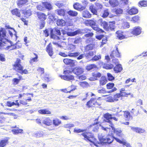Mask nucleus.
Returning a JSON list of instances; mask_svg holds the SVG:
<instances>
[{
  "instance_id": "a878e982",
  "label": "nucleus",
  "mask_w": 147,
  "mask_h": 147,
  "mask_svg": "<svg viewBox=\"0 0 147 147\" xmlns=\"http://www.w3.org/2000/svg\"><path fill=\"white\" fill-rule=\"evenodd\" d=\"M53 30L51 29H50V37L51 38L55 40H60L59 37L56 34L53 33Z\"/></svg>"
},
{
  "instance_id": "cd10ccee",
  "label": "nucleus",
  "mask_w": 147,
  "mask_h": 147,
  "mask_svg": "<svg viewBox=\"0 0 147 147\" xmlns=\"http://www.w3.org/2000/svg\"><path fill=\"white\" fill-rule=\"evenodd\" d=\"M39 113L42 114H47L51 113V112L46 109H40L38 111Z\"/></svg>"
},
{
  "instance_id": "864d4df0",
  "label": "nucleus",
  "mask_w": 147,
  "mask_h": 147,
  "mask_svg": "<svg viewBox=\"0 0 147 147\" xmlns=\"http://www.w3.org/2000/svg\"><path fill=\"white\" fill-rule=\"evenodd\" d=\"M94 34L92 32H89L87 33V34H85L84 36L87 38H91L93 36Z\"/></svg>"
},
{
  "instance_id": "a211bd4d",
  "label": "nucleus",
  "mask_w": 147,
  "mask_h": 147,
  "mask_svg": "<svg viewBox=\"0 0 147 147\" xmlns=\"http://www.w3.org/2000/svg\"><path fill=\"white\" fill-rule=\"evenodd\" d=\"M110 56L111 58L114 57H120V53L117 47H116V50L113 51L111 54Z\"/></svg>"
},
{
  "instance_id": "9d476101",
  "label": "nucleus",
  "mask_w": 147,
  "mask_h": 147,
  "mask_svg": "<svg viewBox=\"0 0 147 147\" xmlns=\"http://www.w3.org/2000/svg\"><path fill=\"white\" fill-rule=\"evenodd\" d=\"M61 79L67 81H70L74 79V76L70 74H68L65 75H61Z\"/></svg>"
},
{
  "instance_id": "6e6552de",
  "label": "nucleus",
  "mask_w": 147,
  "mask_h": 147,
  "mask_svg": "<svg viewBox=\"0 0 147 147\" xmlns=\"http://www.w3.org/2000/svg\"><path fill=\"white\" fill-rule=\"evenodd\" d=\"M63 61L65 64L69 65L71 67L74 66L75 65V62L76 61V60L68 59H64Z\"/></svg>"
},
{
  "instance_id": "b1692460",
  "label": "nucleus",
  "mask_w": 147,
  "mask_h": 147,
  "mask_svg": "<svg viewBox=\"0 0 147 147\" xmlns=\"http://www.w3.org/2000/svg\"><path fill=\"white\" fill-rule=\"evenodd\" d=\"M122 69L123 68L121 65L120 64L116 65V66L114 68V71L116 73L120 72Z\"/></svg>"
},
{
  "instance_id": "dca6fc26",
  "label": "nucleus",
  "mask_w": 147,
  "mask_h": 147,
  "mask_svg": "<svg viewBox=\"0 0 147 147\" xmlns=\"http://www.w3.org/2000/svg\"><path fill=\"white\" fill-rule=\"evenodd\" d=\"M96 100V98H91L90 100L88 101L86 104V105L88 107L90 108L93 105H95V100Z\"/></svg>"
},
{
  "instance_id": "bf43d9fd",
  "label": "nucleus",
  "mask_w": 147,
  "mask_h": 147,
  "mask_svg": "<svg viewBox=\"0 0 147 147\" xmlns=\"http://www.w3.org/2000/svg\"><path fill=\"white\" fill-rule=\"evenodd\" d=\"M101 55H99L98 56L95 55L91 59L92 61H96L100 59H101Z\"/></svg>"
},
{
  "instance_id": "69168bd1",
  "label": "nucleus",
  "mask_w": 147,
  "mask_h": 147,
  "mask_svg": "<svg viewBox=\"0 0 147 147\" xmlns=\"http://www.w3.org/2000/svg\"><path fill=\"white\" fill-rule=\"evenodd\" d=\"M123 11L120 8H118L116 9L115 12L117 15H119L122 13Z\"/></svg>"
},
{
  "instance_id": "1a4fd4ad",
  "label": "nucleus",
  "mask_w": 147,
  "mask_h": 147,
  "mask_svg": "<svg viewBox=\"0 0 147 147\" xmlns=\"http://www.w3.org/2000/svg\"><path fill=\"white\" fill-rule=\"evenodd\" d=\"M98 24L102 26L103 28L106 30L108 25V24L107 22L103 20L102 19L98 20L97 21Z\"/></svg>"
},
{
  "instance_id": "6ab92c4d",
  "label": "nucleus",
  "mask_w": 147,
  "mask_h": 147,
  "mask_svg": "<svg viewBox=\"0 0 147 147\" xmlns=\"http://www.w3.org/2000/svg\"><path fill=\"white\" fill-rule=\"evenodd\" d=\"M138 11L137 9L135 7H132L129 9L128 13L130 15L136 14L137 13Z\"/></svg>"
},
{
  "instance_id": "473e14b6",
  "label": "nucleus",
  "mask_w": 147,
  "mask_h": 147,
  "mask_svg": "<svg viewBox=\"0 0 147 147\" xmlns=\"http://www.w3.org/2000/svg\"><path fill=\"white\" fill-rule=\"evenodd\" d=\"M67 13L71 17H75L78 14V12L75 11L70 10L67 12Z\"/></svg>"
},
{
  "instance_id": "5fc2aeb1",
  "label": "nucleus",
  "mask_w": 147,
  "mask_h": 147,
  "mask_svg": "<svg viewBox=\"0 0 147 147\" xmlns=\"http://www.w3.org/2000/svg\"><path fill=\"white\" fill-rule=\"evenodd\" d=\"M23 131V130L22 129H13L12 130V131L13 134H16L18 133H22Z\"/></svg>"
},
{
  "instance_id": "a18cd8bd",
  "label": "nucleus",
  "mask_w": 147,
  "mask_h": 147,
  "mask_svg": "<svg viewBox=\"0 0 147 147\" xmlns=\"http://www.w3.org/2000/svg\"><path fill=\"white\" fill-rule=\"evenodd\" d=\"M92 75L95 78H100L101 76V74L98 72L95 71L92 73Z\"/></svg>"
},
{
  "instance_id": "680f3d73",
  "label": "nucleus",
  "mask_w": 147,
  "mask_h": 147,
  "mask_svg": "<svg viewBox=\"0 0 147 147\" xmlns=\"http://www.w3.org/2000/svg\"><path fill=\"white\" fill-rule=\"evenodd\" d=\"M15 102H11L10 101H8L6 103V106H7L9 107H11L15 105Z\"/></svg>"
},
{
  "instance_id": "aec40b11",
  "label": "nucleus",
  "mask_w": 147,
  "mask_h": 147,
  "mask_svg": "<svg viewBox=\"0 0 147 147\" xmlns=\"http://www.w3.org/2000/svg\"><path fill=\"white\" fill-rule=\"evenodd\" d=\"M43 6L48 10L52 9L53 7L51 3L47 1L43 2Z\"/></svg>"
},
{
  "instance_id": "7ed1b4c3",
  "label": "nucleus",
  "mask_w": 147,
  "mask_h": 147,
  "mask_svg": "<svg viewBox=\"0 0 147 147\" xmlns=\"http://www.w3.org/2000/svg\"><path fill=\"white\" fill-rule=\"evenodd\" d=\"M84 137V139L87 142L89 141L94 144L95 146L98 147L99 143H97L96 139L94 137V135L92 133L85 132L82 133L81 134Z\"/></svg>"
},
{
  "instance_id": "4468645a",
  "label": "nucleus",
  "mask_w": 147,
  "mask_h": 147,
  "mask_svg": "<svg viewBox=\"0 0 147 147\" xmlns=\"http://www.w3.org/2000/svg\"><path fill=\"white\" fill-rule=\"evenodd\" d=\"M44 69L41 67H39L38 69V71H40L41 73V76L42 78V79L45 80L47 81L49 80L48 78V75L47 74H46V76H43L44 74H43L44 72Z\"/></svg>"
},
{
  "instance_id": "6e6d98bb",
  "label": "nucleus",
  "mask_w": 147,
  "mask_h": 147,
  "mask_svg": "<svg viewBox=\"0 0 147 147\" xmlns=\"http://www.w3.org/2000/svg\"><path fill=\"white\" fill-rule=\"evenodd\" d=\"M94 55V52L92 51H90L88 53L85 54V56L87 58H89V56H93Z\"/></svg>"
},
{
  "instance_id": "a19ab883",
  "label": "nucleus",
  "mask_w": 147,
  "mask_h": 147,
  "mask_svg": "<svg viewBox=\"0 0 147 147\" xmlns=\"http://www.w3.org/2000/svg\"><path fill=\"white\" fill-rule=\"evenodd\" d=\"M72 42L75 44H78L81 42L82 41V38L80 37L76 38L73 39Z\"/></svg>"
},
{
  "instance_id": "49530a36",
  "label": "nucleus",
  "mask_w": 147,
  "mask_h": 147,
  "mask_svg": "<svg viewBox=\"0 0 147 147\" xmlns=\"http://www.w3.org/2000/svg\"><path fill=\"white\" fill-rule=\"evenodd\" d=\"M80 53L78 52L74 53H68V56L70 57H76L79 55Z\"/></svg>"
},
{
  "instance_id": "3c124183",
  "label": "nucleus",
  "mask_w": 147,
  "mask_h": 147,
  "mask_svg": "<svg viewBox=\"0 0 147 147\" xmlns=\"http://www.w3.org/2000/svg\"><path fill=\"white\" fill-rule=\"evenodd\" d=\"M119 31H117L116 32V33L117 35V37L120 39H121L124 38V35L121 34Z\"/></svg>"
},
{
  "instance_id": "2eb2a0df",
  "label": "nucleus",
  "mask_w": 147,
  "mask_h": 147,
  "mask_svg": "<svg viewBox=\"0 0 147 147\" xmlns=\"http://www.w3.org/2000/svg\"><path fill=\"white\" fill-rule=\"evenodd\" d=\"M111 127H112L111 131L114 132V133L116 135L119 136H120L122 132L121 129L120 128H115L113 127V125H111Z\"/></svg>"
},
{
  "instance_id": "e2e57ef3",
  "label": "nucleus",
  "mask_w": 147,
  "mask_h": 147,
  "mask_svg": "<svg viewBox=\"0 0 147 147\" xmlns=\"http://www.w3.org/2000/svg\"><path fill=\"white\" fill-rule=\"evenodd\" d=\"M114 86V84L113 83H109L107 84V88L108 89H111Z\"/></svg>"
},
{
  "instance_id": "603ef678",
  "label": "nucleus",
  "mask_w": 147,
  "mask_h": 147,
  "mask_svg": "<svg viewBox=\"0 0 147 147\" xmlns=\"http://www.w3.org/2000/svg\"><path fill=\"white\" fill-rule=\"evenodd\" d=\"M78 34L77 30L75 31L74 32H67V35L68 36H75Z\"/></svg>"
},
{
  "instance_id": "79ce46f5",
  "label": "nucleus",
  "mask_w": 147,
  "mask_h": 147,
  "mask_svg": "<svg viewBox=\"0 0 147 147\" xmlns=\"http://www.w3.org/2000/svg\"><path fill=\"white\" fill-rule=\"evenodd\" d=\"M55 13L61 16H63L65 14V10L64 9H58L55 10Z\"/></svg>"
},
{
  "instance_id": "c9c22d12",
  "label": "nucleus",
  "mask_w": 147,
  "mask_h": 147,
  "mask_svg": "<svg viewBox=\"0 0 147 147\" xmlns=\"http://www.w3.org/2000/svg\"><path fill=\"white\" fill-rule=\"evenodd\" d=\"M28 2V0H18V5L19 6L21 7L26 4Z\"/></svg>"
},
{
  "instance_id": "58836bf2",
  "label": "nucleus",
  "mask_w": 147,
  "mask_h": 147,
  "mask_svg": "<svg viewBox=\"0 0 147 147\" xmlns=\"http://www.w3.org/2000/svg\"><path fill=\"white\" fill-rule=\"evenodd\" d=\"M103 67V68L107 69H111L114 67V66L111 63H104Z\"/></svg>"
},
{
  "instance_id": "4d7b16f0",
  "label": "nucleus",
  "mask_w": 147,
  "mask_h": 147,
  "mask_svg": "<svg viewBox=\"0 0 147 147\" xmlns=\"http://www.w3.org/2000/svg\"><path fill=\"white\" fill-rule=\"evenodd\" d=\"M140 19V17L139 16H136L132 18L131 21L134 22H135L139 20Z\"/></svg>"
},
{
  "instance_id": "052dcab7",
  "label": "nucleus",
  "mask_w": 147,
  "mask_h": 147,
  "mask_svg": "<svg viewBox=\"0 0 147 147\" xmlns=\"http://www.w3.org/2000/svg\"><path fill=\"white\" fill-rule=\"evenodd\" d=\"M107 76L108 78V79L109 81H112L113 80H114V77L110 73H108L107 74Z\"/></svg>"
},
{
  "instance_id": "ddd939ff",
  "label": "nucleus",
  "mask_w": 147,
  "mask_h": 147,
  "mask_svg": "<svg viewBox=\"0 0 147 147\" xmlns=\"http://www.w3.org/2000/svg\"><path fill=\"white\" fill-rule=\"evenodd\" d=\"M73 7L74 9L79 11H82L86 8L85 7L81 5L79 3H75L73 5Z\"/></svg>"
},
{
  "instance_id": "4c0bfd02",
  "label": "nucleus",
  "mask_w": 147,
  "mask_h": 147,
  "mask_svg": "<svg viewBox=\"0 0 147 147\" xmlns=\"http://www.w3.org/2000/svg\"><path fill=\"white\" fill-rule=\"evenodd\" d=\"M65 24V21L63 19H58L57 20V24L58 26H64Z\"/></svg>"
},
{
  "instance_id": "f704fd0d",
  "label": "nucleus",
  "mask_w": 147,
  "mask_h": 147,
  "mask_svg": "<svg viewBox=\"0 0 147 147\" xmlns=\"http://www.w3.org/2000/svg\"><path fill=\"white\" fill-rule=\"evenodd\" d=\"M94 46V45L92 42L90 44L86 45L85 47V50L86 51H88L90 50H92Z\"/></svg>"
},
{
  "instance_id": "2f4dec72",
  "label": "nucleus",
  "mask_w": 147,
  "mask_h": 147,
  "mask_svg": "<svg viewBox=\"0 0 147 147\" xmlns=\"http://www.w3.org/2000/svg\"><path fill=\"white\" fill-rule=\"evenodd\" d=\"M45 135L46 134L42 131H38L34 133V136L37 137H41Z\"/></svg>"
},
{
  "instance_id": "09e8293b",
  "label": "nucleus",
  "mask_w": 147,
  "mask_h": 147,
  "mask_svg": "<svg viewBox=\"0 0 147 147\" xmlns=\"http://www.w3.org/2000/svg\"><path fill=\"white\" fill-rule=\"evenodd\" d=\"M48 18L51 21L53 22H54L56 19L55 14H49Z\"/></svg>"
},
{
  "instance_id": "f03ea898",
  "label": "nucleus",
  "mask_w": 147,
  "mask_h": 147,
  "mask_svg": "<svg viewBox=\"0 0 147 147\" xmlns=\"http://www.w3.org/2000/svg\"><path fill=\"white\" fill-rule=\"evenodd\" d=\"M6 33V31L5 29L3 28L0 29V47L4 45V44L9 43L11 45L7 47V49H9L12 47H13V48L10 49V50L17 49V47L16 46V43L13 45L11 41L7 39Z\"/></svg>"
},
{
  "instance_id": "5701e85b",
  "label": "nucleus",
  "mask_w": 147,
  "mask_h": 147,
  "mask_svg": "<svg viewBox=\"0 0 147 147\" xmlns=\"http://www.w3.org/2000/svg\"><path fill=\"white\" fill-rule=\"evenodd\" d=\"M109 3L113 7L117 6L119 4V2L117 0H109Z\"/></svg>"
},
{
  "instance_id": "bb28decb",
  "label": "nucleus",
  "mask_w": 147,
  "mask_h": 147,
  "mask_svg": "<svg viewBox=\"0 0 147 147\" xmlns=\"http://www.w3.org/2000/svg\"><path fill=\"white\" fill-rule=\"evenodd\" d=\"M123 112L124 113V116L126 120H129L130 119L132 118V117L129 111H125Z\"/></svg>"
},
{
  "instance_id": "de8ad7c7",
  "label": "nucleus",
  "mask_w": 147,
  "mask_h": 147,
  "mask_svg": "<svg viewBox=\"0 0 147 147\" xmlns=\"http://www.w3.org/2000/svg\"><path fill=\"white\" fill-rule=\"evenodd\" d=\"M53 124L55 126H58L61 123V121L58 119H56L53 121Z\"/></svg>"
},
{
  "instance_id": "20e7f679",
  "label": "nucleus",
  "mask_w": 147,
  "mask_h": 147,
  "mask_svg": "<svg viewBox=\"0 0 147 147\" xmlns=\"http://www.w3.org/2000/svg\"><path fill=\"white\" fill-rule=\"evenodd\" d=\"M96 20H87L85 21V22L86 24L89 25L94 30L96 31L97 32L100 33L104 32L102 30L99 28L96 25Z\"/></svg>"
},
{
  "instance_id": "423d86ee",
  "label": "nucleus",
  "mask_w": 147,
  "mask_h": 147,
  "mask_svg": "<svg viewBox=\"0 0 147 147\" xmlns=\"http://www.w3.org/2000/svg\"><path fill=\"white\" fill-rule=\"evenodd\" d=\"M103 116L105 118L104 120L107 123L110 124L111 125H113V124L110 120V119H111L112 118V115L111 114L107 113L104 114Z\"/></svg>"
},
{
  "instance_id": "338daca9",
  "label": "nucleus",
  "mask_w": 147,
  "mask_h": 147,
  "mask_svg": "<svg viewBox=\"0 0 147 147\" xmlns=\"http://www.w3.org/2000/svg\"><path fill=\"white\" fill-rule=\"evenodd\" d=\"M53 30V32H54V33L57 34L59 35H60L61 34V32L60 30L57 29V28H55Z\"/></svg>"
},
{
  "instance_id": "c85d7f7f",
  "label": "nucleus",
  "mask_w": 147,
  "mask_h": 147,
  "mask_svg": "<svg viewBox=\"0 0 147 147\" xmlns=\"http://www.w3.org/2000/svg\"><path fill=\"white\" fill-rule=\"evenodd\" d=\"M115 22H110L109 24H108L107 28L106 30L108 31H110L111 30H113L115 28V26L114 25Z\"/></svg>"
},
{
  "instance_id": "412c9836",
  "label": "nucleus",
  "mask_w": 147,
  "mask_h": 147,
  "mask_svg": "<svg viewBox=\"0 0 147 147\" xmlns=\"http://www.w3.org/2000/svg\"><path fill=\"white\" fill-rule=\"evenodd\" d=\"M92 29H90L87 28H85L82 29H77V31L78 34H84L86 33L89 32H91Z\"/></svg>"
},
{
  "instance_id": "4be33fe9",
  "label": "nucleus",
  "mask_w": 147,
  "mask_h": 147,
  "mask_svg": "<svg viewBox=\"0 0 147 147\" xmlns=\"http://www.w3.org/2000/svg\"><path fill=\"white\" fill-rule=\"evenodd\" d=\"M82 16L84 18H89L91 17V15L87 10H84L82 11Z\"/></svg>"
},
{
  "instance_id": "f8f14e48",
  "label": "nucleus",
  "mask_w": 147,
  "mask_h": 147,
  "mask_svg": "<svg viewBox=\"0 0 147 147\" xmlns=\"http://www.w3.org/2000/svg\"><path fill=\"white\" fill-rule=\"evenodd\" d=\"M141 27L139 26L136 27L131 32V33L135 35H139L141 33Z\"/></svg>"
},
{
  "instance_id": "0e129e2a",
  "label": "nucleus",
  "mask_w": 147,
  "mask_h": 147,
  "mask_svg": "<svg viewBox=\"0 0 147 147\" xmlns=\"http://www.w3.org/2000/svg\"><path fill=\"white\" fill-rule=\"evenodd\" d=\"M43 3L42 4H39L37 6V9L40 11H42L44 9V7L43 6Z\"/></svg>"
},
{
  "instance_id": "7c9ffc66",
  "label": "nucleus",
  "mask_w": 147,
  "mask_h": 147,
  "mask_svg": "<svg viewBox=\"0 0 147 147\" xmlns=\"http://www.w3.org/2000/svg\"><path fill=\"white\" fill-rule=\"evenodd\" d=\"M38 16L40 20L42 21H44L46 18L45 15L42 13H38Z\"/></svg>"
},
{
  "instance_id": "13d9d810",
  "label": "nucleus",
  "mask_w": 147,
  "mask_h": 147,
  "mask_svg": "<svg viewBox=\"0 0 147 147\" xmlns=\"http://www.w3.org/2000/svg\"><path fill=\"white\" fill-rule=\"evenodd\" d=\"M139 4L141 6H147V2L145 1H140Z\"/></svg>"
},
{
  "instance_id": "9b49d317",
  "label": "nucleus",
  "mask_w": 147,
  "mask_h": 147,
  "mask_svg": "<svg viewBox=\"0 0 147 147\" xmlns=\"http://www.w3.org/2000/svg\"><path fill=\"white\" fill-rule=\"evenodd\" d=\"M84 71L83 68L81 67H76L74 68L73 72L74 73L77 75H79L82 74Z\"/></svg>"
},
{
  "instance_id": "774afa93",
  "label": "nucleus",
  "mask_w": 147,
  "mask_h": 147,
  "mask_svg": "<svg viewBox=\"0 0 147 147\" xmlns=\"http://www.w3.org/2000/svg\"><path fill=\"white\" fill-rule=\"evenodd\" d=\"M24 15L27 16H30L31 14V11L30 9L26 10L24 12Z\"/></svg>"
},
{
  "instance_id": "72a5a7b5",
  "label": "nucleus",
  "mask_w": 147,
  "mask_h": 147,
  "mask_svg": "<svg viewBox=\"0 0 147 147\" xmlns=\"http://www.w3.org/2000/svg\"><path fill=\"white\" fill-rule=\"evenodd\" d=\"M89 8L93 15H97L98 13L97 10L94 6L92 5L90 6Z\"/></svg>"
},
{
  "instance_id": "ea45409f",
  "label": "nucleus",
  "mask_w": 147,
  "mask_h": 147,
  "mask_svg": "<svg viewBox=\"0 0 147 147\" xmlns=\"http://www.w3.org/2000/svg\"><path fill=\"white\" fill-rule=\"evenodd\" d=\"M107 82L106 77L102 76L99 81L100 84L101 85H103L107 83Z\"/></svg>"
},
{
  "instance_id": "e433bc0d",
  "label": "nucleus",
  "mask_w": 147,
  "mask_h": 147,
  "mask_svg": "<svg viewBox=\"0 0 147 147\" xmlns=\"http://www.w3.org/2000/svg\"><path fill=\"white\" fill-rule=\"evenodd\" d=\"M106 100L107 102H114L118 100L117 98H114L111 96H109L106 98Z\"/></svg>"
},
{
  "instance_id": "c03bdc74",
  "label": "nucleus",
  "mask_w": 147,
  "mask_h": 147,
  "mask_svg": "<svg viewBox=\"0 0 147 147\" xmlns=\"http://www.w3.org/2000/svg\"><path fill=\"white\" fill-rule=\"evenodd\" d=\"M8 143L7 140L4 139L1 140L0 142V147H4Z\"/></svg>"
},
{
  "instance_id": "f3484780",
  "label": "nucleus",
  "mask_w": 147,
  "mask_h": 147,
  "mask_svg": "<svg viewBox=\"0 0 147 147\" xmlns=\"http://www.w3.org/2000/svg\"><path fill=\"white\" fill-rule=\"evenodd\" d=\"M106 124L109 125L108 127H104L102 125H100L102 129L105 131L107 133H109L110 131L112 130V127L111 126V125L109 124L106 123Z\"/></svg>"
},
{
  "instance_id": "8fccbe9b",
  "label": "nucleus",
  "mask_w": 147,
  "mask_h": 147,
  "mask_svg": "<svg viewBox=\"0 0 147 147\" xmlns=\"http://www.w3.org/2000/svg\"><path fill=\"white\" fill-rule=\"evenodd\" d=\"M86 129H80L78 128H75L74 129V132L75 133H79L86 131Z\"/></svg>"
},
{
  "instance_id": "f257e3e1",
  "label": "nucleus",
  "mask_w": 147,
  "mask_h": 147,
  "mask_svg": "<svg viewBox=\"0 0 147 147\" xmlns=\"http://www.w3.org/2000/svg\"><path fill=\"white\" fill-rule=\"evenodd\" d=\"M105 135L102 134H98V137L100 142L105 145H109L115 139L117 142L122 144L127 147H131L130 144L124 140H122L119 139L108 135L106 138H104Z\"/></svg>"
},
{
  "instance_id": "37998d69",
  "label": "nucleus",
  "mask_w": 147,
  "mask_h": 147,
  "mask_svg": "<svg viewBox=\"0 0 147 147\" xmlns=\"http://www.w3.org/2000/svg\"><path fill=\"white\" fill-rule=\"evenodd\" d=\"M96 66L94 64H89L86 67V69L88 70H90L96 68Z\"/></svg>"
},
{
  "instance_id": "39448f33",
  "label": "nucleus",
  "mask_w": 147,
  "mask_h": 147,
  "mask_svg": "<svg viewBox=\"0 0 147 147\" xmlns=\"http://www.w3.org/2000/svg\"><path fill=\"white\" fill-rule=\"evenodd\" d=\"M21 60L20 59L18 58L16 61L15 62L14 66L15 67V69L20 73L21 74H27L28 73L27 70L25 69L23 70V67L21 65Z\"/></svg>"
},
{
  "instance_id": "393cba45",
  "label": "nucleus",
  "mask_w": 147,
  "mask_h": 147,
  "mask_svg": "<svg viewBox=\"0 0 147 147\" xmlns=\"http://www.w3.org/2000/svg\"><path fill=\"white\" fill-rule=\"evenodd\" d=\"M47 51L49 55L51 57L53 54L52 46L50 44L47 45Z\"/></svg>"
},
{
  "instance_id": "c756f323",
  "label": "nucleus",
  "mask_w": 147,
  "mask_h": 147,
  "mask_svg": "<svg viewBox=\"0 0 147 147\" xmlns=\"http://www.w3.org/2000/svg\"><path fill=\"white\" fill-rule=\"evenodd\" d=\"M11 12L13 15H16L17 16L20 18L21 17V14L20 11L17 8L15 9L12 10L11 11Z\"/></svg>"
},
{
  "instance_id": "0eeeda50",
  "label": "nucleus",
  "mask_w": 147,
  "mask_h": 147,
  "mask_svg": "<svg viewBox=\"0 0 147 147\" xmlns=\"http://www.w3.org/2000/svg\"><path fill=\"white\" fill-rule=\"evenodd\" d=\"M42 123L47 126H49L52 124V121L49 117H43L41 118Z\"/></svg>"
}]
</instances>
